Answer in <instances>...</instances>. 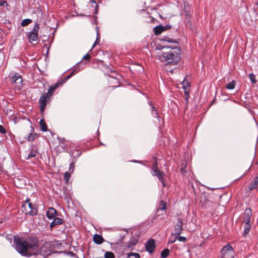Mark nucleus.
<instances>
[{
  "mask_svg": "<svg viewBox=\"0 0 258 258\" xmlns=\"http://www.w3.org/2000/svg\"><path fill=\"white\" fill-rule=\"evenodd\" d=\"M15 248L22 255L30 257L36 254L38 249V240L36 238H29L27 240L19 236H14Z\"/></svg>",
  "mask_w": 258,
  "mask_h": 258,
  "instance_id": "obj_1",
  "label": "nucleus"
},
{
  "mask_svg": "<svg viewBox=\"0 0 258 258\" xmlns=\"http://www.w3.org/2000/svg\"><path fill=\"white\" fill-rule=\"evenodd\" d=\"M178 49H171L167 52H162L158 55V59L167 64H176L180 60L181 56Z\"/></svg>",
  "mask_w": 258,
  "mask_h": 258,
  "instance_id": "obj_2",
  "label": "nucleus"
},
{
  "mask_svg": "<svg viewBox=\"0 0 258 258\" xmlns=\"http://www.w3.org/2000/svg\"><path fill=\"white\" fill-rule=\"evenodd\" d=\"M39 29V25L37 23L34 24L33 30L28 35V39L30 43L36 42L38 39V31Z\"/></svg>",
  "mask_w": 258,
  "mask_h": 258,
  "instance_id": "obj_3",
  "label": "nucleus"
},
{
  "mask_svg": "<svg viewBox=\"0 0 258 258\" xmlns=\"http://www.w3.org/2000/svg\"><path fill=\"white\" fill-rule=\"evenodd\" d=\"M234 253L232 246L228 244L224 246L221 251V258H229L233 256Z\"/></svg>",
  "mask_w": 258,
  "mask_h": 258,
  "instance_id": "obj_4",
  "label": "nucleus"
},
{
  "mask_svg": "<svg viewBox=\"0 0 258 258\" xmlns=\"http://www.w3.org/2000/svg\"><path fill=\"white\" fill-rule=\"evenodd\" d=\"M22 211L24 212H25L27 214H29L30 215H35L37 214V210L36 208H34L32 206V204L30 203H26L23 204L22 206Z\"/></svg>",
  "mask_w": 258,
  "mask_h": 258,
  "instance_id": "obj_5",
  "label": "nucleus"
},
{
  "mask_svg": "<svg viewBox=\"0 0 258 258\" xmlns=\"http://www.w3.org/2000/svg\"><path fill=\"white\" fill-rule=\"evenodd\" d=\"M12 82L14 84L15 88L17 90H20L22 86V78L21 75L16 73L12 77Z\"/></svg>",
  "mask_w": 258,
  "mask_h": 258,
  "instance_id": "obj_6",
  "label": "nucleus"
},
{
  "mask_svg": "<svg viewBox=\"0 0 258 258\" xmlns=\"http://www.w3.org/2000/svg\"><path fill=\"white\" fill-rule=\"evenodd\" d=\"M38 149L35 146H32L31 148L26 152V159H29L31 158L35 157L38 154Z\"/></svg>",
  "mask_w": 258,
  "mask_h": 258,
  "instance_id": "obj_7",
  "label": "nucleus"
},
{
  "mask_svg": "<svg viewBox=\"0 0 258 258\" xmlns=\"http://www.w3.org/2000/svg\"><path fill=\"white\" fill-rule=\"evenodd\" d=\"M251 215V210L250 208H246L243 215L242 223L243 224H247V223H250Z\"/></svg>",
  "mask_w": 258,
  "mask_h": 258,
  "instance_id": "obj_8",
  "label": "nucleus"
},
{
  "mask_svg": "<svg viewBox=\"0 0 258 258\" xmlns=\"http://www.w3.org/2000/svg\"><path fill=\"white\" fill-rule=\"evenodd\" d=\"M49 97V95H48L47 94H43L40 96L39 102L41 112L44 110L46 105L47 99Z\"/></svg>",
  "mask_w": 258,
  "mask_h": 258,
  "instance_id": "obj_9",
  "label": "nucleus"
},
{
  "mask_svg": "<svg viewBox=\"0 0 258 258\" xmlns=\"http://www.w3.org/2000/svg\"><path fill=\"white\" fill-rule=\"evenodd\" d=\"M155 247V242L153 239H149L146 244V250L149 253H152L154 251Z\"/></svg>",
  "mask_w": 258,
  "mask_h": 258,
  "instance_id": "obj_10",
  "label": "nucleus"
},
{
  "mask_svg": "<svg viewBox=\"0 0 258 258\" xmlns=\"http://www.w3.org/2000/svg\"><path fill=\"white\" fill-rule=\"evenodd\" d=\"M182 226L183 222L182 219L181 218H178L177 223L174 227L175 233H176L177 235H179L181 233L183 230Z\"/></svg>",
  "mask_w": 258,
  "mask_h": 258,
  "instance_id": "obj_11",
  "label": "nucleus"
},
{
  "mask_svg": "<svg viewBox=\"0 0 258 258\" xmlns=\"http://www.w3.org/2000/svg\"><path fill=\"white\" fill-rule=\"evenodd\" d=\"M152 175L154 176H157L162 184L163 186H165V182L164 180V176H165V174L163 171L160 170L155 173H152Z\"/></svg>",
  "mask_w": 258,
  "mask_h": 258,
  "instance_id": "obj_12",
  "label": "nucleus"
},
{
  "mask_svg": "<svg viewBox=\"0 0 258 258\" xmlns=\"http://www.w3.org/2000/svg\"><path fill=\"white\" fill-rule=\"evenodd\" d=\"M63 83V81H60L57 82L55 84L50 86L47 91V94L49 95V96H50L52 95L54 90L57 89L60 85H61Z\"/></svg>",
  "mask_w": 258,
  "mask_h": 258,
  "instance_id": "obj_13",
  "label": "nucleus"
},
{
  "mask_svg": "<svg viewBox=\"0 0 258 258\" xmlns=\"http://www.w3.org/2000/svg\"><path fill=\"white\" fill-rule=\"evenodd\" d=\"M56 214L57 212L53 208H49L46 212L47 217L50 220L54 219Z\"/></svg>",
  "mask_w": 258,
  "mask_h": 258,
  "instance_id": "obj_14",
  "label": "nucleus"
},
{
  "mask_svg": "<svg viewBox=\"0 0 258 258\" xmlns=\"http://www.w3.org/2000/svg\"><path fill=\"white\" fill-rule=\"evenodd\" d=\"M149 105L151 107V114L153 115V116L155 117H157L158 119L159 120V116L157 110V108L153 105L151 102H149L148 103Z\"/></svg>",
  "mask_w": 258,
  "mask_h": 258,
  "instance_id": "obj_15",
  "label": "nucleus"
},
{
  "mask_svg": "<svg viewBox=\"0 0 258 258\" xmlns=\"http://www.w3.org/2000/svg\"><path fill=\"white\" fill-rule=\"evenodd\" d=\"M166 28L162 26H157L154 28V34L156 35L160 34L163 31H165Z\"/></svg>",
  "mask_w": 258,
  "mask_h": 258,
  "instance_id": "obj_16",
  "label": "nucleus"
},
{
  "mask_svg": "<svg viewBox=\"0 0 258 258\" xmlns=\"http://www.w3.org/2000/svg\"><path fill=\"white\" fill-rule=\"evenodd\" d=\"M103 238L102 236L98 234H95L93 237V241L97 244H100L103 242Z\"/></svg>",
  "mask_w": 258,
  "mask_h": 258,
  "instance_id": "obj_17",
  "label": "nucleus"
},
{
  "mask_svg": "<svg viewBox=\"0 0 258 258\" xmlns=\"http://www.w3.org/2000/svg\"><path fill=\"white\" fill-rule=\"evenodd\" d=\"M258 184V176L255 177L253 180L251 182L249 188L250 190L253 189L257 187V185Z\"/></svg>",
  "mask_w": 258,
  "mask_h": 258,
  "instance_id": "obj_18",
  "label": "nucleus"
},
{
  "mask_svg": "<svg viewBox=\"0 0 258 258\" xmlns=\"http://www.w3.org/2000/svg\"><path fill=\"white\" fill-rule=\"evenodd\" d=\"M244 231H243V235L246 236L250 231L251 229V224L250 223H247V224H244Z\"/></svg>",
  "mask_w": 258,
  "mask_h": 258,
  "instance_id": "obj_19",
  "label": "nucleus"
},
{
  "mask_svg": "<svg viewBox=\"0 0 258 258\" xmlns=\"http://www.w3.org/2000/svg\"><path fill=\"white\" fill-rule=\"evenodd\" d=\"M109 82L111 84H114L112 87H117L118 86L119 81L115 77H110Z\"/></svg>",
  "mask_w": 258,
  "mask_h": 258,
  "instance_id": "obj_20",
  "label": "nucleus"
},
{
  "mask_svg": "<svg viewBox=\"0 0 258 258\" xmlns=\"http://www.w3.org/2000/svg\"><path fill=\"white\" fill-rule=\"evenodd\" d=\"M182 86L183 88L184 89L185 94L188 96L189 94V85H188V83H186L185 80H184L182 83Z\"/></svg>",
  "mask_w": 258,
  "mask_h": 258,
  "instance_id": "obj_21",
  "label": "nucleus"
},
{
  "mask_svg": "<svg viewBox=\"0 0 258 258\" xmlns=\"http://www.w3.org/2000/svg\"><path fill=\"white\" fill-rule=\"evenodd\" d=\"M178 236L179 235H177V234H176V233H175L171 234V236H170V237L169 238L168 243H174L177 239Z\"/></svg>",
  "mask_w": 258,
  "mask_h": 258,
  "instance_id": "obj_22",
  "label": "nucleus"
},
{
  "mask_svg": "<svg viewBox=\"0 0 258 258\" xmlns=\"http://www.w3.org/2000/svg\"><path fill=\"white\" fill-rule=\"evenodd\" d=\"M236 84V81L233 80L226 85V88L228 90H232L235 88Z\"/></svg>",
  "mask_w": 258,
  "mask_h": 258,
  "instance_id": "obj_23",
  "label": "nucleus"
},
{
  "mask_svg": "<svg viewBox=\"0 0 258 258\" xmlns=\"http://www.w3.org/2000/svg\"><path fill=\"white\" fill-rule=\"evenodd\" d=\"M39 124L41 127V129L43 132H46L47 130V125L44 120V119H40Z\"/></svg>",
  "mask_w": 258,
  "mask_h": 258,
  "instance_id": "obj_24",
  "label": "nucleus"
},
{
  "mask_svg": "<svg viewBox=\"0 0 258 258\" xmlns=\"http://www.w3.org/2000/svg\"><path fill=\"white\" fill-rule=\"evenodd\" d=\"M166 207H167L166 203L163 201H161L160 203L159 208L158 209V210H161L162 211H164L166 210Z\"/></svg>",
  "mask_w": 258,
  "mask_h": 258,
  "instance_id": "obj_25",
  "label": "nucleus"
},
{
  "mask_svg": "<svg viewBox=\"0 0 258 258\" xmlns=\"http://www.w3.org/2000/svg\"><path fill=\"white\" fill-rule=\"evenodd\" d=\"M32 22L31 19H25L23 20L21 23V26L23 27H25L28 26L29 24H30Z\"/></svg>",
  "mask_w": 258,
  "mask_h": 258,
  "instance_id": "obj_26",
  "label": "nucleus"
},
{
  "mask_svg": "<svg viewBox=\"0 0 258 258\" xmlns=\"http://www.w3.org/2000/svg\"><path fill=\"white\" fill-rule=\"evenodd\" d=\"M169 250L167 248L164 249L161 253V256L162 258H166L169 253Z\"/></svg>",
  "mask_w": 258,
  "mask_h": 258,
  "instance_id": "obj_27",
  "label": "nucleus"
},
{
  "mask_svg": "<svg viewBox=\"0 0 258 258\" xmlns=\"http://www.w3.org/2000/svg\"><path fill=\"white\" fill-rule=\"evenodd\" d=\"M127 258H140L138 253L131 252L127 254Z\"/></svg>",
  "mask_w": 258,
  "mask_h": 258,
  "instance_id": "obj_28",
  "label": "nucleus"
},
{
  "mask_svg": "<svg viewBox=\"0 0 258 258\" xmlns=\"http://www.w3.org/2000/svg\"><path fill=\"white\" fill-rule=\"evenodd\" d=\"M105 258H114V255L113 252L106 251L104 254Z\"/></svg>",
  "mask_w": 258,
  "mask_h": 258,
  "instance_id": "obj_29",
  "label": "nucleus"
},
{
  "mask_svg": "<svg viewBox=\"0 0 258 258\" xmlns=\"http://www.w3.org/2000/svg\"><path fill=\"white\" fill-rule=\"evenodd\" d=\"M53 219V221L55 224L57 225H60L63 223V220L59 218H56L55 217Z\"/></svg>",
  "mask_w": 258,
  "mask_h": 258,
  "instance_id": "obj_30",
  "label": "nucleus"
},
{
  "mask_svg": "<svg viewBox=\"0 0 258 258\" xmlns=\"http://www.w3.org/2000/svg\"><path fill=\"white\" fill-rule=\"evenodd\" d=\"M249 79L251 82L253 84H255L256 83V80L255 79V76L253 74H250L249 75Z\"/></svg>",
  "mask_w": 258,
  "mask_h": 258,
  "instance_id": "obj_31",
  "label": "nucleus"
},
{
  "mask_svg": "<svg viewBox=\"0 0 258 258\" xmlns=\"http://www.w3.org/2000/svg\"><path fill=\"white\" fill-rule=\"evenodd\" d=\"M35 134H33L32 133H30L29 134V135L27 137V139L28 140V141H33L35 139Z\"/></svg>",
  "mask_w": 258,
  "mask_h": 258,
  "instance_id": "obj_32",
  "label": "nucleus"
},
{
  "mask_svg": "<svg viewBox=\"0 0 258 258\" xmlns=\"http://www.w3.org/2000/svg\"><path fill=\"white\" fill-rule=\"evenodd\" d=\"M70 173H69L68 172H66V173H64V178L66 181V182H68L70 179Z\"/></svg>",
  "mask_w": 258,
  "mask_h": 258,
  "instance_id": "obj_33",
  "label": "nucleus"
},
{
  "mask_svg": "<svg viewBox=\"0 0 258 258\" xmlns=\"http://www.w3.org/2000/svg\"><path fill=\"white\" fill-rule=\"evenodd\" d=\"M74 168H75V163H74L73 162H72L70 164L69 171H70V172H73Z\"/></svg>",
  "mask_w": 258,
  "mask_h": 258,
  "instance_id": "obj_34",
  "label": "nucleus"
},
{
  "mask_svg": "<svg viewBox=\"0 0 258 258\" xmlns=\"http://www.w3.org/2000/svg\"><path fill=\"white\" fill-rule=\"evenodd\" d=\"M178 241H182V242H185L186 240V238L185 237H184V236H179V235L178 236V237H177V238Z\"/></svg>",
  "mask_w": 258,
  "mask_h": 258,
  "instance_id": "obj_35",
  "label": "nucleus"
},
{
  "mask_svg": "<svg viewBox=\"0 0 258 258\" xmlns=\"http://www.w3.org/2000/svg\"><path fill=\"white\" fill-rule=\"evenodd\" d=\"M184 12H186V18H189L191 16V13L189 12H187V9L185 7V6H184Z\"/></svg>",
  "mask_w": 258,
  "mask_h": 258,
  "instance_id": "obj_36",
  "label": "nucleus"
},
{
  "mask_svg": "<svg viewBox=\"0 0 258 258\" xmlns=\"http://www.w3.org/2000/svg\"><path fill=\"white\" fill-rule=\"evenodd\" d=\"M166 41L171 43H177V41L176 40H173L171 38H167L165 40Z\"/></svg>",
  "mask_w": 258,
  "mask_h": 258,
  "instance_id": "obj_37",
  "label": "nucleus"
},
{
  "mask_svg": "<svg viewBox=\"0 0 258 258\" xmlns=\"http://www.w3.org/2000/svg\"><path fill=\"white\" fill-rule=\"evenodd\" d=\"M152 173H155L158 172L159 170H158V167L153 166L152 168Z\"/></svg>",
  "mask_w": 258,
  "mask_h": 258,
  "instance_id": "obj_38",
  "label": "nucleus"
},
{
  "mask_svg": "<svg viewBox=\"0 0 258 258\" xmlns=\"http://www.w3.org/2000/svg\"><path fill=\"white\" fill-rule=\"evenodd\" d=\"M0 133L3 134H6V130L5 129L4 126L2 125H0Z\"/></svg>",
  "mask_w": 258,
  "mask_h": 258,
  "instance_id": "obj_39",
  "label": "nucleus"
},
{
  "mask_svg": "<svg viewBox=\"0 0 258 258\" xmlns=\"http://www.w3.org/2000/svg\"><path fill=\"white\" fill-rule=\"evenodd\" d=\"M90 57L91 56L89 54H86L85 56H84L82 59L89 60Z\"/></svg>",
  "mask_w": 258,
  "mask_h": 258,
  "instance_id": "obj_40",
  "label": "nucleus"
},
{
  "mask_svg": "<svg viewBox=\"0 0 258 258\" xmlns=\"http://www.w3.org/2000/svg\"><path fill=\"white\" fill-rule=\"evenodd\" d=\"M7 6V3L6 1H0V6Z\"/></svg>",
  "mask_w": 258,
  "mask_h": 258,
  "instance_id": "obj_41",
  "label": "nucleus"
},
{
  "mask_svg": "<svg viewBox=\"0 0 258 258\" xmlns=\"http://www.w3.org/2000/svg\"><path fill=\"white\" fill-rule=\"evenodd\" d=\"M75 72H76V70H74V71L71 73V74L69 76H67V77H66V80H68V79H70V78H71V77H72V76L75 74Z\"/></svg>",
  "mask_w": 258,
  "mask_h": 258,
  "instance_id": "obj_42",
  "label": "nucleus"
},
{
  "mask_svg": "<svg viewBox=\"0 0 258 258\" xmlns=\"http://www.w3.org/2000/svg\"><path fill=\"white\" fill-rule=\"evenodd\" d=\"M56 225V224H55L54 221L53 220V221L50 224V227L52 229Z\"/></svg>",
  "mask_w": 258,
  "mask_h": 258,
  "instance_id": "obj_43",
  "label": "nucleus"
},
{
  "mask_svg": "<svg viewBox=\"0 0 258 258\" xmlns=\"http://www.w3.org/2000/svg\"><path fill=\"white\" fill-rule=\"evenodd\" d=\"M137 240L135 239H134L133 240V242H132V245H135L137 243Z\"/></svg>",
  "mask_w": 258,
  "mask_h": 258,
  "instance_id": "obj_44",
  "label": "nucleus"
},
{
  "mask_svg": "<svg viewBox=\"0 0 258 258\" xmlns=\"http://www.w3.org/2000/svg\"><path fill=\"white\" fill-rule=\"evenodd\" d=\"M98 40H99V39L98 37H97V38H96V41H95V43L93 44V45L92 48H93V47L95 46V45H96V43H97V42Z\"/></svg>",
  "mask_w": 258,
  "mask_h": 258,
  "instance_id": "obj_45",
  "label": "nucleus"
},
{
  "mask_svg": "<svg viewBox=\"0 0 258 258\" xmlns=\"http://www.w3.org/2000/svg\"><path fill=\"white\" fill-rule=\"evenodd\" d=\"M153 166H156V167H158V163H157V162L156 161L154 162V163L153 164Z\"/></svg>",
  "mask_w": 258,
  "mask_h": 258,
  "instance_id": "obj_46",
  "label": "nucleus"
},
{
  "mask_svg": "<svg viewBox=\"0 0 258 258\" xmlns=\"http://www.w3.org/2000/svg\"><path fill=\"white\" fill-rule=\"evenodd\" d=\"M94 3H95V4H96V2L95 1V0H91Z\"/></svg>",
  "mask_w": 258,
  "mask_h": 258,
  "instance_id": "obj_47",
  "label": "nucleus"
},
{
  "mask_svg": "<svg viewBox=\"0 0 258 258\" xmlns=\"http://www.w3.org/2000/svg\"><path fill=\"white\" fill-rule=\"evenodd\" d=\"M134 162H139V161H136V160H135Z\"/></svg>",
  "mask_w": 258,
  "mask_h": 258,
  "instance_id": "obj_48",
  "label": "nucleus"
}]
</instances>
